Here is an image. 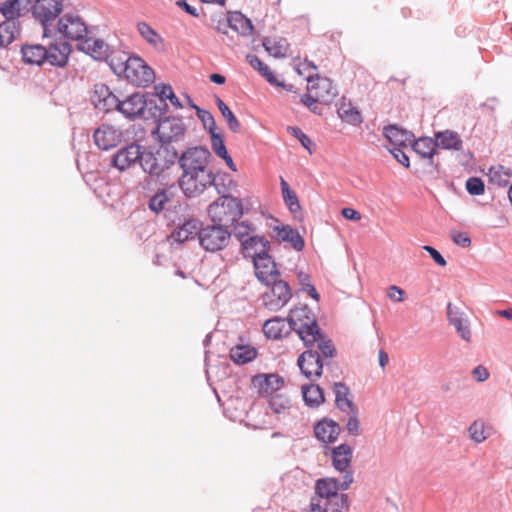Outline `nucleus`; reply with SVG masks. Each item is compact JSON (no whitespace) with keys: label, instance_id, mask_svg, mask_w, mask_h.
<instances>
[{"label":"nucleus","instance_id":"f257e3e1","mask_svg":"<svg viewBox=\"0 0 512 512\" xmlns=\"http://www.w3.org/2000/svg\"><path fill=\"white\" fill-rule=\"evenodd\" d=\"M289 328L294 330L305 346H313L320 337L316 318L305 304L295 306L288 316Z\"/></svg>","mask_w":512,"mask_h":512},{"label":"nucleus","instance_id":"f03ea898","mask_svg":"<svg viewBox=\"0 0 512 512\" xmlns=\"http://www.w3.org/2000/svg\"><path fill=\"white\" fill-rule=\"evenodd\" d=\"M353 482L352 473H346L343 481L339 482L334 478L320 479L316 482V496L324 504H330L332 511H341L346 505V496L339 494V490H347Z\"/></svg>","mask_w":512,"mask_h":512},{"label":"nucleus","instance_id":"7ed1b4c3","mask_svg":"<svg viewBox=\"0 0 512 512\" xmlns=\"http://www.w3.org/2000/svg\"><path fill=\"white\" fill-rule=\"evenodd\" d=\"M208 213L214 223L228 225L242 217L243 205L240 199L223 195L210 204Z\"/></svg>","mask_w":512,"mask_h":512},{"label":"nucleus","instance_id":"20e7f679","mask_svg":"<svg viewBox=\"0 0 512 512\" xmlns=\"http://www.w3.org/2000/svg\"><path fill=\"white\" fill-rule=\"evenodd\" d=\"M176 159V153H170L167 148L145 150L142 153L140 166L145 173L152 177L159 178L171 169Z\"/></svg>","mask_w":512,"mask_h":512},{"label":"nucleus","instance_id":"39448f33","mask_svg":"<svg viewBox=\"0 0 512 512\" xmlns=\"http://www.w3.org/2000/svg\"><path fill=\"white\" fill-rule=\"evenodd\" d=\"M337 95V89L327 77L315 76L308 78L307 93L301 97L302 103H311V100L320 104L329 105Z\"/></svg>","mask_w":512,"mask_h":512},{"label":"nucleus","instance_id":"423d86ee","mask_svg":"<svg viewBox=\"0 0 512 512\" xmlns=\"http://www.w3.org/2000/svg\"><path fill=\"white\" fill-rule=\"evenodd\" d=\"M115 69L123 71L124 77L135 86H147L154 80V72L143 59L137 56L128 57L126 66L116 64Z\"/></svg>","mask_w":512,"mask_h":512},{"label":"nucleus","instance_id":"0eeeda50","mask_svg":"<svg viewBox=\"0 0 512 512\" xmlns=\"http://www.w3.org/2000/svg\"><path fill=\"white\" fill-rule=\"evenodd\" d=\"M214 181L215 176L212 171L183 172L179 180V186L186 196L195 197L213 185Z\"/></svg>","mask_w":512,"mask_h":512},{"label":"nucleus","instance_id":"6e6552de","mask_svg":"<svg viewBox=\"0 0 512 512\" xmlns=\"http://www.w3.org/2000/svg\"><path fill=\"white\" fill-rule=\"evenodd\" d=\"M230 236L222 225H209L200 229L199 242L206 251L215 252L228 245Z\"/></svg>","mask_w":512,"mask_h":512},{"label":"nucleus","instance_id":"1a4fd4ad","mask_svg":"<svg viewBox=\"0 0 512 512\" xmlns=\"http://www.w3.org/2000/svg\"><path fill=\"white\" fill-rule=\"evenodd\" d=\"M57 32L66 39L82 42L88 34V27L79 15L67 13L58 20Z\"/></svg>","mask_w":512,"mask_h":512},{"label":"nucleus","instance_id":"9d476101","mask_svg":"<svg viewBox=\"0 0 512 512\" xmlns=\"http://www.w3.org/2000/svg\"><path fill=\"white\" fill-rule=\"evenodd\" d=\"M210 157L211 154L207 148L194 147L181 155L179 164L183 172L211 171L208 167Z\"/></svg>","mask_w":512,"mask_h":512},{"label":"nucleus","instance_id":"9b49d317","mask_svg":"<svg viewBox=\"0 0 512 512\" xmlns=\"http://www.w3.org/2000/svg\"><path fill=\"white\" fill-rule=\"evenodd\" d=\"M64 0H35L32 6L33 16L40 21L43 26L44 36H48L47 25L63 10Z\"/></svg>","mask_w":512,"mask_h":512},{"label":"nucleus","instance_id":"f8f14e48","mask_svg":"<svg viewBox=\"0 0 512 512\" xmlns=\"http://www.w3.org/2000/svg\"><path fill=\"white\" fill-rule=\"evenodd\" d=\"M186 127L183 121L177 117H167L159 121L156 128L158 140L163 143H171L183 138Z\"/></svg>","mask_w":512,"mask_h":512},{"label":"nucleus","instance_id":"ddd939ff","mask_svg":"<svg viewBox=\"0 0 512 512\" xmlns=\"http://www.w3.org/2000/svg\"><path fill=\"white\" fill-rule=\"evenodd\" d=\"M271 292L265 295V305L271 310H278L282 308L290 300L292 294L290 287L287 282L275 279V282H271Z\"/></svg>","mask_w":512,"mask_h":512},{"label":"nucleus","instance_id":"4468645a","mask_svg":"<svg viewBox=\"0 0 512 512\" xmlns=\"http://www.w3.org/2000/svg\"><path fill=\"white\" fill-rule=\"evenodd\" d=\"M46 54L45 62L52 66L63 68L68 64L72 47L68 42L63 40H55L45 46Z\"/></svg>","mask_w":512,"mask_h":512},{"label":"nucleus","instance_id":"2eb2a0df","mask_svg":"<svg viewBox=\"0 0 512 512\" xmlns=\"http://www.w3.org/2000/svg\"><path fill=\"white\" fill-rule=\"evenodd\" d=\"M302 374L310 381H316L322 374L323 364L318 352L307 350L298 358Z\"/></svg>","mask_w":512,"mask_h":512},{"label":"nucleus","instance_id":"dca6fc26","mask_svg":"<svg viewBox=\"0 0 512 512\" xmlns=\"http://www.w3.org/2000/svg\"><path fill=\"white\" fill-rule=\"evenodd\" d=\"M91 100L97 110L105 113L117 110L120 101L105 84L94 86Z\"/></svg>","mask_w":512,"mask_h":512},{"label":"nucleus","instance_id":"f3484780","mask_svg":"<svg viewBox=\"0 0 512 512\" xmlns=\"http://www.w3.org/2000/svg\"><path fill=\"white\" fill-rule=\"evenodd\" d=\"M143 151L137 144H131L118 150L113 156V165L120 171H125L137 161L141 162Z\"/></svg>","mask_w":512,"mask_h":512},{"label":"nucleus","instance_id":"a211bd4d","mask_svg":"<svg viewBox=\"0 0 512 512\" xmlns=\"http://www.w3.org/2000/svg\"><path fill=\"white\" fill-rule=\"evenodd\" d=\"M147 102L145 96L140 93H134L126 99L119 101L117 110L128 119L140 117L145 112Z\"/></svg>","mask_w":512,"mask_h":512},{"label":"nucleus","instance_id":"6ab92c4d","mask_svg":"<svg viewBox=\"0 0 512 512\" xmlns=\"http://www.w3.org/2000/svg\"><path fill=\"white\" fill-rule=\"evenodd\" d=\"M253 264L256 277L260 282L267 286H269L271 282H275V279L280 277L276 263L270 255L258 258L253 262Z\"/></svg>","mask_w":512,"mask_h":512},{"label":"nucleus","instance_id":"aec40b11","mask_svg":"<svg viewBox=\"0 0 512 512\" xmlns=\"http://www.w3.org/2000/svg\"><path fill=\"white\" fill-rule=\"evenodd\" d=\"M242 252L245 257L252 258L253 262L258 258L269 255L270 243L264 236L253 235L243 240Z\"/></svg>","mask_w":512,"mask_h":512},{"label":"nucleus","instance_id":"412c9836","mask_svg":"<svg viewBox=\"0 0 512 512\" xmlns=\"http://www.w3.org/2000/svg\"><path fill=\"white\" fill-rule=\"evenodd\" d=\"M94 142L102 150L115 147L122 140V131L110 125H102L94 132Z\"/></svg>","mask_w":512,"mask_h":512},{"label":"nucleus","instance_id":"4be33fe9","mask_svg":"<svg viewBox=\"0 0 512 512\" xmlns=\"http://www.w3.org/2000/svg\"><path fill=\"white\" fill-rule=\"evenodd\" d=\"M447 317L449 323L453 325L459 336L466 342L471 341V330L468 319L463 311L454 307L451 303L447 305Z\"/></svg>","mask_w":512,"mask_h":512},{"label":"nucleus","instance_id":"5701e85b","mask_svg":"<svg viewBox=\"0 0 512 512\" xmlns=\"http://www.w3.org/2000/svg\"><path fill=\"white\" fill-rule=\"evenodd\" d=\"M273 231L279 241L288 242L296 251L303 250L305 246L304 238L290 225L277 224L273 227Z\"/></svg>","mask_w":512,"mask_h":512},{"label":"nucleus","instance_id":"b1692460","mask_svg":"<svg viewBox=\"0 0 512 512\" xmlns=\"http://www.w3.org/2000/svg\"><path fill=\"white\" fill-rule=\"evenodd\" d=\"M314 433L319 441L333 443L339 436L340 427L337 422L324 418L315 424Z\"/></svg>","mask_w":512,"mask_h":512},{"label":"nucleus","instance_id":"393cba45","mask_svg":"<svg viewBox=\"0 0 512 512\" xmlns=\"http://www.w3.org/2000/svg\"><path fill=\"white\" fill-rule=\"evenodd\" d=\"M78 48L96 60H108L109 46L101 39L86 38L78 44Z\"/></svg>","mask_w":512,"mask_h":512},{"label":"nucleus","instance_id":"a878e982","mask_svg":"<svg viewBox=\"0 0 512 512\" xmlns=\"http://www.w3.org/2000/svg\"><path fill=\"white\" fill-rule=\"evenodd\" d=\"M28 0H0V13L5 21L17 22L27 11Z\"/></svg>","mask_w":512,"mask_h":512},{"label":"nucleus","instance_id":"bb28decb","mask_svg":"<svg viewBox=\"0 0 512 512\" xmlns=\"http://www.w3.org/2000/svg\"><path fill=\"white\" fill-rule=\"evenodd\" d=\"M352 460V448L347 444H341L332 449L333 466L339 472L352 473L349 470Z\"/></svg>","mask_w":512,"mask_h":512},{"label":"nucleus","instance_id":"cd10ccee","mask_svg":"<svg viewBox=\"0 0 512 512\" xmlns=\"http://www.w3.org/2000/svg\"><path fill=\"white\" fill-rule=\"evenodd\" d=\"M437 148L459 151L463 147L460 135L452 130L439 131L434 134Z\"/></svg>","mask_w":512,"mask_h":512},{"label":"nucleus","instance_id":"c85d7f7f","mask_svg":"<svg viewBox=\"0 0 512 512\" xmlns=\"http://www.w3.org/2000/svg\"><path fill=\"white\" fill-rule=\"evenodd\" d=\"M337 113L342 121L352 126H359L363 122L361 112L358 108L350 101H347L344 97L339 103Z\"/></svg>","mask_w":512,"mask_h":512},{"label":"nucleus","instance_id":"c756f323","mask_svg":"<svg viewBox=\"0 0 512 512\" xmlns=\"http://www.w3.org/2000/svg\"><path fill=\"white\" fill-rule=\"evenodd\" d=\"M384 135L394 148L407 147L413 142V134L394 125L385 128Z\"/></svg>","mask_w":512,"mask_h":512},{"label":"nucleus","instance_id":"7c9ffc66","mask_svg":"<svg viewBox=\"0 0 512 512\" xmlns=\"http://www.w3.org/2000/svg\"><path fill=\"white\" fill-rule=\"evenodd\" d=\"M137 31L140 36L146 41L148 45L157 51H163L165 48V41L163 37L156 32L148 23L138 22Z\"/></svg>","mask_w":512,"mask_h":512},{"label":"nucleus","instance_id":"2f4dec72","mask_svg":"<svg viewBox=\"0 0 512 512\" xmlns=\"http://www.w3.org/2000/svg\"><path fill=\"white\" fill-rule=\"evenodd\" d=\"M257 349L250 344H237L230 349L231 360L238 365H244L257 357Z\"/></svg>","mask_w":512,"mask_h":512},{"label":"nucleus","instance_id":"473e14b6","mask_svg":"<svg viewBox=\"0 0 512 512\" xmlns=\"http://www.w3.org/2000/svg\"><path fill=\"white\" fill-rule=\"evenodd\" d=\"M229 27L242 36H250L254 27L250 19L245 17L241 12L235 11L228 14Z\"/></svg>","mask_w":512,"mask_h":512},{"label":"nucleus","instance_id":"72a5a7b5","mask_svg":"<svg viewBox=\"0 0 512 512\" xmlns=\"http://www.w3.org/2000/svg\"><path fill=\"white\" fill-rule=\"evenodd\" d=\"M413 150L423 159H427L430 164H433V157L438 153L437 144L435 140L430 137H421L417 140L413 139Z\"/></svg>","mask_w":512,"mask_h":512},{"label":"nucleus","instance_id":"f704fd0d","mask_svg":"<svg viewBox=\"0 0 512 512\" xmlns=\"http://www.w3.org/2000/svg\"><path fill=\"white\" fill-rule=\"evenodd\" d=\"M199 232V221L196 219H189L173 231L172 237L175 241L183 243L196 235L199 236Z\"/></svg>","mask_w":512,"mask_h":512},{"label":"nucleus","instance_id":"c9c22d12","mask_svg":"<svg viewBox=\"0 0 512 512\" xmlns=\"http://www.w3.org/2000/svg\"><path fill=\"white\" fill-rule=\"evenodd\" d=\"M265 50L275 58H283L288 55L289 44L282 37H266L263 40Z\"/></svg>","mask_w":512,"mask_h":512},{"label":"nucleus","instance_id":"e433bc0d","mask_svg":"<svg viewBox=\"0 0 512 512\" xmlns=\"http://www.w3.org/2000/svg\"><path fill=\"white\" fill-rule=\"evenodd\" d=\"M22 59L30 65H41L45 62L46 50L43 45H24L21 49Z\"/></svg>","mask_w":512,"mask_h":512},{"label":"nucleus","instance_id":"4c0bfd02","mask_svg":"<svg viewBox=\"0 0 512 512\" xmlns=\"http://www.w3.org/2000/svg\"><path fill=\"white\" fill-rule=\"evenodd\" d=\"M291 330L282 318H272L263 325L264 334L270 339H280Z\"/></svg>","mask_w":512,"mask_h":512},{"label":"nucleus","instance_id":"58836bf2","mask_svg":"<svg viewBox=\"0 0 512 512\" xmlns=\"http://www.w3.org/2000/svg\"><path fill=\"white\" fill-rule=\"evenodd\" d=\"M211 147L213 152L221 159H223L229 169L236 172L237 167L232 157L227 151L223 138L218 133L211 135Z\"/></svg>","mask_w":512,"mask_h":512},{"label":"nucleus","instance_id":"ea45409f","mask_svg":"<svg viewBox=\"0 0 512 512\" xmlns=\"http://www.w3.org/2000/svg\"><path fill=\"white\" fill-rule=\"evenodd\" d=\"M280 187L284 203L288 207L289 211L295 216L301 213L302 208L299 199L283 177L280 178Z\"/></svg>","mask_w":512,"mask_h":512},{"label":"nucleus","instance_id":"a19ab883","mask_svg":"<svg viewBox=\"0 0 512 512\" xmlns=\"http://www.w3.org/2000/svg\"><path fill=\"white\" fill-rule=\"evenodd\" d=\"M471 440L477 444L484 442L488 439L493 429L490 425L486 424L483 420H475L468 428Z\"/></svg>","mask_w":512,"mask_h":512},{"label":"nucleus","instance_id":"79ce46f5","mask_svg":"<svg viewBox=\"0 0 512 512\" xmlns=\"http://www.w3.org/2000/svg\"><path fill=\"white\" fill-rule=\"evenodd\" d=\"M174 196L173 187L164 188L159 190L155 195H153L149 201V208L155 212L159 213L164 210L167 203H169Z\"/></svg>","mask_w":512,"mask_h":512},{"label":"nucleus","instance_id":"37998d69","mask_svg":"<svg viewBox=\"0 0 512 512\" xmlns=\"http://www.w3.org/2000/svg\"><path fill=\"white\" fill-rule=\"evenodd\" d=\"M301 392L305 403L310 407H317L325 400L321 386H301Z\"/></svg>","mask_w":512,"mask_h":512},{"label":"nucleus","instance_id":"c03bdc74","mask_svg":"<svg viewBox=\"0 0 512 512\" xmlns=\"http://www.w3.org/2000/svg\"><path fill=\"white\" fill-rule=\"evenodd\" d=\"M18 22L4 21L0 23V48L11 44L18 33Z\"/></svg>","mask_w":512,"mask_h":512},{"label":"nucleus","instance_id":"a18cd8bd","mask_svg":"<svg viewBox=\"0 0 512 512\" xmlns=\"http://www.w3.org/2000/svg\"><path fill=\"white\" fill-rule=\"evenodd\" d=\"M335 401L337 407L344 412H354L352 397L349 394L348 386H336Z\"/></svg>","mask_w":512,"mask_h":512},{"label":"nucleus","instance_id":"49530a36","mask_svg":"<svg viewBox=\"0 0 512 512\" xmlns=\"http://www.w3.org/2000/svg\"><path fill=\"white\" fill-rule=\"evenodd\" d=\"M216 103L229 129L234 133L239 132L241 125L236 116L234 115V113L220 98L216 99Z\"/></svg>","mask_w":512,"mask_h":512},{"label":"nucleus","instance_id":"de8ad7c7","mask_svg":"<svg viewBox=\"0 0 512 512\" xmlns=\"http://www.w3.org/2000/svg\"><path fill=\"white\" fill-rule=\"evenodd\" d=\"M247 61L254 69L258 70L269 83L278 85L272 71L256 55H247Z\"/></svg>","mask_w":512,"mask_h":512},{"label":"nucleus","instance_id":"09e8293b","mask_svg":"<svg viewBox=\"0 0 512 512\" xmlns=\"http://www.w3.org/2000/svg\"><path fill=\"white\" fill-rule=\"evenodd\" d=\"M156 94L159 96L161 100L168 99L170 103L176 108H182V104L179 98L175 95L172 87L166 84H159L155 86Z\"/></svg>","mask_w":512,"mask_h":512},{"label":"nucleus","instance_id":"8fccbe9b","mask_svg":"<svg viewBox=\"0 0 512 512\" xmlns=\"http://www.w3.org/2000/svg\"><path fill=\"white\" fill-rule=\"evenodd\" d=\"M297 279L302 291L306 292L314 300H320V295L317 292L315 286L311 283L310 276L307 273L299 271L297 273Z\"/></svg>","mask_w":512,"mask_h":512},{"label":"nucleus","instance_id":"3c124183","mask_svg":"<svg viewBox=\"0 0 512 512\" xmlns=\"http://www.w3.org/2000/svg\"><path fill=\"white\" fill-rule=\"evenodd\" d=\"M191 106L196 109L198 118L202 121L204 127L209 131L210 135L216 133V122L213 115L204 109L199 108L195 104L191 103Z\"/></svg>","mask_w":512,"mask_h":512},{"label":"nucleus","instance_id":"603ef678","mask_svg":"<svg viewBox=\"0 0 512 512\" xmlns=\"http://www.w3.org/2000/svg\"><path fill=\"white\" fill-rule=\"evenodd\" d=\"M287 131L292 135L294 136L295 138H297L301 145L310 153L312 154L313 150H312V146H313V143H312V140L309 138L308 135H306L305 133L302 132V130L298 127H288L287 128Z\"/></svg>","mask_w":512,"mask_h":512},{"label":"nucleus","instance_id":"864d4df0","mask_svg":"<svg viewBox=\"0 0 512 512\" xmlns=\"http://www.w3.org/2000/svg\"><path fill=\"white\" fill-rule=\"evenodd\" d=\"M252 230H253V228L249 223L242 221V222L236 223V225L234 226V229H233V233H234V236L237 239H239V241L242 244L243 240H246V238L253 236V235H251Z\"/></svg>","mask_w":512,"mask_h":512},{"label":"nucleus","instance_id":"5fc2aeb1","mask_svg":"<svg viewBox=\"0 0 512 512\" xmlns=\"http://www.w3.org/2000/svg\"><path fill=\"white\" fill-rule=\"evenodd\" d=\"M284 379L277 374H259L252 378V384H283Z\"/></svg>","mask_w":512,"mask_h":512},{"label":"nucleus","instance_id":"6e6d98bb","mask_svg":"<svg viewBox=\"0 0 512 512\" xmlns=\"http://www.w3.org/2000/svg\"><path fill=\"white\" fill-rule=\"evenodd\" d=\"M466 189L471 195H481L484 193V183L480 178L471 177L466 182Z\"/></svg>","mask_w":512,"mask_h":512},{"label":"nucleus","instance_id":"4d7b16f0","mask_svg":"<svg viewBox=\"0 0 512 512\" xmlns=\"http://www.w3.org/2000/svg\"><path fill=\"white\" fill-rule=\"evenodd\" d=\"M318 343V348L321 351L324 357H333L335 353V348L330 340H325L322 334L320 333V337L316 341Z\"/></svg>","mask_w":512,"mask_h":512},{"label":"nucleus","instance_id":"13d9d810","mask_svg":"<svg viewBox=\"0 0 512 512\" xmlns=\"http://www.w3.org/2000/svg\"><path fill=\"white\" fill-rule=\"evenodd\" d=\"M127 58L128 57L122 53L111 54V55L109 54V58L107 61L109 62V65H110L111 69L113 70V72L120 75V74H123V71L116 70L115 65L121 63L122 67H125Z\"/></svg>","mask_w":512,"mask_h":512},{"label":"nucleus","instance_id":"bf43d9fd","mask_svg":"<svg viewBox=\"0 0 512 512\" xmlns=\"http://www.w3.org/2000/svg\"><path fill=\"white\" fill-rule=\"evenodd\" d=\"M289 404V400L282 398L279 394L273 395L270 399V406L277 413H279L281 409L287 408Z\"/></svg>","mask_w":512,"mask_h":512},{"label":"nucleus","instance_id":"052dcab7","mask_svg":"<svg viewBox=\"0 0 512 512\" xmlns=\"http://www.w3.org/2000/svg\"><path fill=\"white\" fill-rule=\"evenodd\" d=\"M352 413L353 414L350 415L347 420L346 428L350 435L357 436L360 434V424L355 414V411Z\"/></svg>","mask_w":512,"mask_h":512},{"label":"nucleus","instance_id":"680f3d73","mask_svg":"<svg viewBox=\"0 0 512 512\" xmlns=\"http://www.w3.org/2000/svg\"><path fill=\"white\" fill-rule=\"evenodd\" d=\"M405 292L402 288L392 285L387 289V296L394 302H403Z\"/></svg>","mask_w":512,"mask_h":512},{"label":"nucleus","instance_id":"e2e57ef3","mask_svg":"<svg viewBox=\"0 0 512 512\" xmlns=\"http://www.w3.org/2000/svg\"><path fill=\"white\" fill-rule=\"evenodd\" d=\"M451 237L453 242L459 246L469 247L471 245V239L465 232H453Z\"/></svg>","mask_w":512,"mask_h":512},{"label":"nucleus","instance_id":"0e129e2a","mask_svg":"<svg viewBox=\"0 0 512 512\" xmlns=\"http://www.w3.org/2000/svg\"><path fill=\"white\" fill-rule=\"evenodd\" d=\"M330 508H333L332 505L324 504L319 499L312 498V500H311L310 512H340V511H332Z\"/></svg>","mask_w":512,"mask_h":512},{"label":"nucleus","instance_id":"69168bd1","mask_svg":"<svg viewBox=\"0 0 512 512\" xmlns=\"http://www.w3.org/2000/svg\"><path fill=\"white\" fill-rule=\"evenodd\" d=\"M425 251L429 253V255L432 257V259L441 267L446 266L447 262L444 259V257L432 246L425 245L423 247Z\"/></svg>","mask_w":512,"mask_h":512},{"label":"nucleus","instance_id":"338daca9","mask_svg":"<svg viewBox=\"0 0 512 512\" xmlns=\"http://www.w3.org/2000/svg\"><path fill=\"white\" fill-rule=\"evenodd\" d=\"M394 158L404 167L409 168L410 161L408 155L401 150V148H393L390 150Z\"/></svg>","mask_w":512,"mask_h":512},{"label":"nucleus","instance_id":"774afa93","mask_svg":"<svg viewBox=\"0 0 512 512\" xmlns=\"http://www.w3.org/2000/svg\"><path fill=\"white\" fill-rule=\"evenodd\" d=\"M472 374H473L475 381H477V382H484L489 377L488 369L482 365L477 366L472 371Z\"/></svg>","mask_w":512,"mask_h":512}]
</instances>
